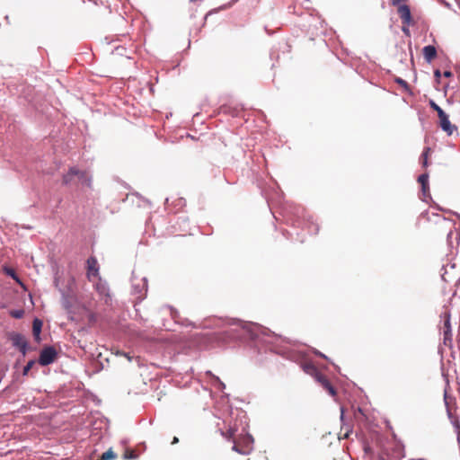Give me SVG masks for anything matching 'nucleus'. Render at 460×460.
Masks as SVG:
<instances>
[{
	"instance_id": "f257e3e1",
	"label": "nucleus",
	"mask_w": 460,
	"mask_h": 460,
	"mask_svg": "<svg viewBox=\"0 0 460 460\" xmlns=\"http://www.w3.org/2000/svg\"><path fill=\"white\" fill-rule=\"evenodd\" d=\"M228 324L233 327L231 331L240 332L236 335L238 338H249L252 341L267 344H274L280 339L279 335L269 329L251 322L232 319L228 322Z\"/></svg>"
},
{
	"instance_id": "f03ea898",
	"label": "nucleus",
	"mask_w": 460,
	"mask_h": 460,
	"mask_svg": "<svg viewBox=\"0 0 460 460\" xmlns=\"http://www.w3.org/2000/svg\"><path fill=\"white\" fill-rule=\"evenodd\" d=\"M235 431L236 429L234 428H229L226 432L220 430V433L227 440H233V451L242 456H248L253 449V438L252 435L246 433L245 435L240 436L238 438H234Z\"/></svg>"
},
{
	"instance_id": "7ed1b4c3",
	"label": "nucleus",
	"mask_w": 460,
	"mask_h": 460,
	"mask_svg": "<svg viewBox=\"0 0 460 460\" xmlns=\"http://www.w3.org/2000/svg\"><path fill=\"white\" fill-rule=\"evenodd\" d=\"M305 370L306 373L314 376L315 380L322 385V386L326 389L331 395H335L336 391L331 382L327 379L325 376L319 372V370L312 364H308L305 367Z\"/></svg>"
},
{
	"instance_id": "20e7f679",
	"label": "nucleus",
	"mask_w": 460,
	"mask_h": 460,
	"mask_svg": "<svg viewBox=\"0 0 460 460\" xmlns=\"http://www.w3.org/2000/svg\"><path fill=\"white\" fill-rule=\"evenodd\" d=\"M147 292V279L146 278H142L137 283L136 282L135 278L132 279V295L136 296V302L140 303L146 296Z\"/></svg>"
},
{
	"instance_id": "39448f33",
	"label": "nucleus",
	"mask_w": 460,
	"mask_h": 460,
	"mask_svg": "<svg viewBox=\"0 0 460 460\" xmlns=\"http://www.w3.org/2000/svg\"><path fill=\"white\" fill-rule=\"evenodd\" d=\"M294 217H296V221H299L302 219L305 221V224H306L308 232L310 234H316L319 231L318 225L314 224L313 221H311V217L307 216L305 212V209L301 207H295L294 208Z\"/></svg>"
},
{
	"instance_id": "423d86ee",
	"label": "nucleus",
	"mask_w": 460,
	"mask_h": 460,
	"mask_svg": "<svg viewBox=\"0 0 460 460\" xmlns=\"http://www.w3.org/2000/svg\"><path fill=\"white\" fill-rule=\"evenodd\" d=\"M57 357V349L52 346H47L41 349L38 362L40 366L46 367L52 364L56 360Z\"/></svg>"
},
{
	"instance_id": "0eeeda50",
	"label": "nucleus",
	"mask_w": 460,
	"mask_h": 460,
	"mask_svg": "<svg viewBox=\"0 0 460 460\" xmlns=\"http://www.w3.org/2000/svg\"><path fill=\"white\" fill-rule=\"evenodd\" d=\"M10 341L14 348L25 356L28 350V342L25 337L19 332H12L9 336Z\"/></svg>"
},
{
	"instance_id": "6e6552de",
	"label": "nucleus",
	"mask_w": 460,
	"mask_h": 460,
	"mask_svg": "<svg viewBox=\"0 0 460 460\" xmlns=\"http://www.w3.org/2000/svg\"><path fill=\"white\" fill-rule=\"evenodd\" d=\"M444 323L442 327V332L444 336V344L448 345L452 342V328L450 323V313L445 312L443 314Z\"/></svg>"
},
{
	"instance_id": "1a4fd4ad",
	"label": "nucleus",
	"mask_w": 460,
	"mask_h": 460,
	"mask_svg": "<svg viewBox=\"0 0 460 460\" xmlns=\"http://www.w3.org/2000/svg\"><path fill=\"white\" fill-rule=\"evenodd\" d=\"M87 278L91 280L92 277H99V266L95 257L91 256L87 259Z\"/></svg>"
},
{
	"instance_id": "9d476101",
	"label": "nucleus",
	"mask_w": 460,
	"mask_h": 460,
	"mask_svg": "<svg viewBox=\"0 0 460 460\" xmlns=\"http://www.w3.org/2000/svg\"><path fill=\"white\" fill-rule=\"evenodd\" d=\"M438 119L440 128H442V130L447 132L448 136H451L454 130H456V127L451 124L448 115L447 113L440 115Z\"/></svg>"
},
{
	"instance_id": "9b49d317",
	"label": "nucleus",
	"mask_w": 460,
	"mask_h": 460,
	"mask_svg": "<svg viewBox=\"0 0 460 460\" xmlns=\"http://www.w3.org/2000/svg\"><path fill=\"white\" fill-rule=\"evenodd\" d=\"M398 13L400 15V18L402 19V22L404 25H411L412 19L411 14V9L408 5L402 4L400 5L398 8Z\"/></svg>"
},
{
	"instance_id": "f8f14e48",
	"label": "nucleus",
	"mask_w": 460,
	"mask_h": 460,
	"mask_svg": "<svg viewBox=\"0 0 460 460\" xmlns=\"http://www.w3.org/2000/svg\"><path fill=\"white\" fill-rule=\"evenodd\" d=\"M96 291L99 295L105 296V303L108 304V300L111 299L109 293V286L106 281H103L100 277L98 282L94 285Z\"/></svg>"
},
{
	"instance_id": "ddd939ff",
	"label": "nucleus",
	"mask_w": 460,
	"mask_h": 460,
	"mask_svg": "<svg viewBox=\"0 0 460 460\" xmlns=\"http://www.w3.org/2000/svg\"><path fill=\"white\" fill-rule=\"evenodd\" d=\"M423 56L428 63H430L437 56V49L433 45H428L423 48Z\"/></svg>"
},
{
	"instance_id": "4468645a",
	"label": "nucleus",
	"mask_w": 460,
	"mask_h": 460,
	"mask_svg": "<svg viewBox=\"0 0 460 460\" xmlns=\"http://www.w3.org/2000/svg\"><path fill=\"white\" fill-rule=\"evenodd\" d=\"M42 321L39 318H35L32 322V334L34 340L39 342L40 341V332L42 329Z\"/></svg>"
},
{
	"instance_id": "2eb2a0df",
	"label": "nucleus",
	"mask_w": 460,
	"mask_h": 460,
	"mask_svg": "<svg viewBox=\"0 0 460 460\" xmlns=\"http://www.w3.org/2000/svg\"><path fill=\"white\" fill-rule=\"evenodd\" d=\"M75 177L78 182L87 187H91L92 178L91 176L88 175V173L85 171H80L77 169V173Z\"/></svg>"
},
{
	"instance_id": "dca6fc26",
	"label": "nucleus",
	"mask_w": 460,
	"mask_h": 460,
	"mask_svg": "<svg viewBox=\"0 0 460 460\" xmlns=\"http://www.w3.org/2000/svg\"><path fill=\"white\" fill-rule=\"evenodd\" d=\"M77 168L71 167L68 172L63 176V184L68 185L76 180Z\"/></svg>"
},
{
	"instance_id": "f3484780",
	"label": "nucleus",
	"mask_w": 460,
	"mask_h": 460,
	"mask_svg": "<svg viewBox=\"0 0 460 460\" xmlns=\"http://www.w3.org/2000/svg\"><path fill=\"white\" fill-rule=\"evenodd\" d=\"M206 374L211 377V384L218 390L223 391L226 385L219 379L218 376L212 374L211 371H207Z\"/></svg>"
},
{
	"instance_id": "a211bd4d",
	"label": "nucleus",
	"mask_w": 460,
	"mask_h": 460,
	"mask_svg": "<svg viewBox=\"0 0 460 460\" xmlns=\"http://www.w3.org/2000/svg\"><path fill=\"white\" fill-rule=\"evenodd\" d=\"M61 295H62V300H61V303H62V305L63 307L66 310V311H70L72 306H73V304H72V298L70 296H68L67 294H66L65 291H62L61 292Z\"/></svg>"
},
{
	"instance_id": "6ab92c4d",
	"label": "nucleus",
	"mask_w": 460,
	"mask_h": 460,
	"mask_svg": "<svg viewBox=\"0 0 460 460\" xmlns=\"http://www.w3.org/2000/svg\"><path fill=\"white\" fill-rule=\"evenodd\" d=\"M117 457V455L113 452L111 448L102 453L100 459L98 460H113Z\"/></svg>"
},
{
	"instance_id": "aec40b11",
	"label": "nucleus",
	"mask_w": 460,
	"mask_h": 460,
	"mask_svg": "<svg viewBox=\"0 0 460 460\" xmlns=\"http://www.w3.org/2000/svg\"><path fill=\"white\" fill-rule=\"evenodd\" d=\"M430 152V147H425L424 150L421 153L420 160L423 167L428 166V155Z\"/></svg>"
},
{
	"instance_id": "412c9836",
	"label": "nucleus",
	"mask_w": 460,
	"mask_h": 460,
	"mask_svg": "<svg viewBox=\"0 0 460 460\" xmlns=\"http://www.w3.org/2000/svg\"><path fill=\"white\" fill-rule=\"evenodd\" d=\"M429 106L431 109H433L434 111H437L438 113V116L439 117L440 115L446 113L443 109L440 108V106H438L434 101L430 100L429 101Z\"/></svg>"
},
{
	"instance_id": "4be33fe9",
	"label": "nucleus",
	"mask_w": 460,
	"mask_h": 460,
	"mask_svg": "<svg viewBox=\"0 0 460 460\" xmlns=\"http://www.w3.org/2000/svg\"><path fill=\"white\" fill-rule=\"evenodd\" d=\"M10 314L15 319H21L24 315V311L22 309L13 310L10 312Z\"/></svg>"
},
{
	"instance_id": "5701e85b",
	"label": "nucleus",
	"mask_w": 460,
	"mask_h": 460,
	"mask_svg": "<svg viewBox=\"0 0 460 460\" xmlns=\"http://www.w3.org/2000/svg\"><path fill=\"white\" fill-rule=\"evenodd\" d=\"M35 360L31 359L28 361V363L24 366L22 369V375L27 376L29 371L31 369V367L34 366Z\"/></svg>"
},
{
	"instance_id": "b1692460",
	"label": "nucleus",
	"mask_w": 460,
	"mask_h": 460,
	"mask_svg": "<svg viewBox=\"0 0 460 460\" xmlns=\"http://www.w3.org/2000/svg\"><path fill=\"white\" fill-rule=\"evenodd\" d=\"M137 457V455L132 450H128L124 454V459H126V460H133V459H136Z\"/></svg>"
},
{
	"instance_id": "393cba45",
	"label": "nucleus",
	"mask_w": 460,
	"mask_h": 460,
	"mask_svg": "<svg viewBox=\"0 0 460 460\" xmlns=\"http://www.w3.org/2000/svg\"><path fill=\"white\" fill-rule=\"evenodd\" d=\"M418 181L420 183V185L429 184V174L427 172L420 174L418 177Z\"/></svg>"
},
{
	"instance_id": "a878e982",
	"label": "nucleus",
	"mask_w": 460,
	"mask_h": 460,
	"mask_svg": "<svg viewBox=\"0 0 460 460\" xmlns=\"http://www.w3.org/2000/svg\"><path fill=\"white\" fill-rule=\"evenodd\" d=\"M421 192H422V195H423V200H426L425 199L426 197L430 198L429 193V184H424L423 183V185H421Z\"/></svg>"
},
{
	"instance_id": "bb28decb",
	"label": "nucleus",
	"mask_w": 460,
	"mask_h": 460,
	"mask_svg": "<svg viewBox=\"0 0 460 460\" xmlns=\"http://www.w3.org/2000/svg\"><path fill=\"white\" fill-rule=\"evenodd\" d=\"M6 274L16 281H19V278L13 269H6Z\"/></svg>"
},
{
	"instance_id": "cd10ccee",
	"label": "nucleus",
	"mask_w": 460,
	"mask_h": 460,
	"mask_svg": "<svg viewBox=\"0 0 460 460\" xmlns=\"http://www.w3.org/2000/svg\"><path fill=\"white\" fill-rule=\"evenodd\" d=\"M394 82L404 88L408 87L407 82L405 80H403L402 78L397 77V78H395Z\"/></svg>"
},
{
	"instance_id": "c85d7f7f",
	"label": "nucleus",
	"mask_w": 460,
	"mask_h": 460,
	"mask_svg": "<svg viewBox=\"0 0 460 460\" xmlns=\"http://www.w3.org/2000/svg\"><path fill=\"white\" fill-rule=\"evenodd\" d=\"M453 425L457 432V440L460 442V423L458 420L453 422Z\"/></svg>"
},
{
	"instance_id": "c756f323",
	"label": "nucleus",
	"mask_w": 460,
	"mask_h": 460,
	"mask_svg": "<svg viewBox=\"0 0 460 460\" xmlns=\"http://www.w3.org/2000/svg\"><path fill=\"white\" fill-rule=\"evenodd\" d=\"M434 77H435V80L438 84L440 83V78H441V72L439 69H435L434 70Z\"/></svg>"
},
{
	"instance_id": "7c9ffc66",
	"label": "nucleus",
	"mask_w": 460,
	"mask_h": 460,
	"mask_svg": "<svg viewBox=\"0 0 460 460\" xmlns=\"http://www.w3.org/2000/svg\"><path fill=\"white\" fill-rule=\"evenodd\" d=\"M443 75L445 77H451L453 76V73L450 71V70H446L444 73H443Z\"/></svg>"
},
{
	"instance_id": "2f4dec72",
	"label": "nucleus",
	"mask_w": 460,
	"mask_h": 460,
	"mask_svg": "<svg viewBox=\"0 0 460 460\" xmlns=\"http://www.w3.org/2000/svg\"><path fill=\"white\" fill-rule=\"evenodd\" d=\"M441 3L447 8H451V4L447 2H446L445 0H441Z\"/></svg>"
},
{
	"instance_id": "473e14b6",
	"label": "nucleus",
	"mask_w": 460,
	"mask_h": 460,
	"mask_svg": "<svg viewBox=\"0 0 460 460\" xmlns=\"http://www.w3.org/2000/svg\"><path fill=\"white\" fill-rule=\"evenodd\" d=\"M402 31L406 35H408V34L410 33L409 29H408L407 27H405V26H403V27H402Z\"/></svg>"
},
{
	"instance_id": "72a5a7b5",
	"label": "nucleus",
	"mask_w": 460,
	"mask_h": 460,
	"mask_svg": "<svg viewBox=\"0 0 460 460\" xmlns=\"http://www.w3.org/2000/svg\"><path fill=\"white\" fill-rule=\"evenodd\" d=\"M315 354L322 358H327V357L325 355H323V353H321L320 351H315Z\"/></svg>"
},
{
	"instance_id": "f704fd0d",
	"label": "nucleus",
	"mask_w": 460,
	"mask_h": 460,
	"mask_svg": "<svg viewBox=\"0 0 460 460\" xmlns=\"http://www.w3.org/2000/svg\"><path fill=\"white\" fill-rule=\"evenodd\" d=\"M343 417H344V411H343V408L341 407V420H343Z\"/></svg>"
},
{
	"instance_id": "c9c22d12",
	"label": "nucleus",
	"mask_w": 460,
	"mask_h": 460,
	"mask_svg": "<svg viewBox=\"0 0 460 460\" xmlns=\"http://www.w3.org/2000/svg\"><path fill=\"white\" fill-rule=\"evenodd\" d=\"M179 439L177 437H174L173 439H172V444H175V443H178Z\"/></svg>"
},
{
	"instance_id": "e433bc0d",
	"label": "nucleus",
	"mask_w": 460,
	"mask_h": 460,
	"mask_svg": "<svg viewBox=\"0 0 460 460\" xmlns=\"http://www.w3.org/2000/svg\"><path fill=\"white\" fill-rule=\"evenodd\" d=\"M124 355H125V357H127V358H128V359L129 361H131V357H130L128 354L125 353Z\"/></svg>"
},
{
	"instance_id": "4c0bfd02",
	"label": "nucleus",
	"mask_w": 460,
	"mask_h": 460,
	"mask_svg": "<svg viewBox=\"0 0 460 460\" xmlns=\"http://www.w3.org/2000/svg\"><path fill=\"white\" fill-rule=\"evenodd\" d=\"M447 413H448V416L450 417L451 416V412L449 410H447Z\"/></svg>"
},
{
	"instance_id": "58836bf2",
	"label": "nucleus",
	"mask_w": 460,
	"mask_h": 460,
	"mask_svg": "<svg viewBox=\"0 0 460 460\" xmlns=\"http://www.w3.org/2000/svg\"><path fill=\"white\" fill-rule=\"evenodd\" d=\"M444 399L447 402V394H445Z\"/></svg>"
}]
</instances>
